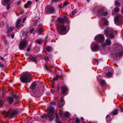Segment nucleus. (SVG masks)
<instances>
[{"instance_id": "obj_46", "label": "nucleus", "mask_w": 123, "mask_h": 123, "mask_svg": "<svg viewBox=\"0 0 123 123\" xmlns=\"http://www.w3.org/2000/svg\"><path fill=\"white\" fill-rule=\"evenodd\" d=\"M34 31V29H32L30 31V32L31 33H33V32Z\"/></svg>"}, {"instance_id": "obj_38", "label": "nucleus", "mask_w": 123, "mask_h": 123, "mask_svg": "<svg viewBox=\"0 0 123 123\" xmlns=\"http://www.w3.org/2000/svg\"><path fill=\"white\" fill-rule=\"evenodd\" d=\"M44 68L45 69H46L48 71H50L49 68H47L46 65H45L44 67Z\"/></svg>"}, {"instance_id": "obj_14", "label": "nucleus", "mask_w": 123, "mask_h": 123, "mask_svg": "<svg viewBox=\"0 0 123 123\" xmlns=\"http://www.w3.org/2000/svg\"><path fill=\"white\" fill-rule=\"evenodd\" d=\"M102 77L101 75H98L97 77V78L98 80L101 84V85L102 86H103L105 85L106 83L105 80H103L102 79Z\"/></svg>"}, {"instance_id": "obj_34", "label": "nucleus", "mask_w": 123, "mask_h": 123, "mask_svg": "<svg viewBox=\"0 0 123 123\" xmlns=\"http://www.w3.org/2000/svg\"><path fill=\"white\" fill-rule=\"evenodd\" d=\"M77 9H75L72 12V15H75V13L77 12Z\"/></svg>"}, {"instance_id": "obj_35", "label": "nucleus", "mask_w": 123, "mask_h": 123, "mask_svg": "<svg viewBox=\"0 0 123 123\" xmlns=\"http://www.w3.org/2000/svg\"><path fill=\"white\" fill-rule=\"evenodd\" d=\"M75 123H79V122L80 120L78 118L76 117L75 119Z\"/></svg>"}, {"instance_id": "obj_58", "label": "nucleus", "mask_w": 123, "mask_h": 123, "mask_svg": "<svg viewBox=\"0 0 123 123\" xmlns=\"http://www.w3.org/2000/svg\"><path fill=\"white\" fill-rule=\"evenodd\" d=\"M120 110L121 111V112H123V109L122 108H120Z\"/></svg>"}, {"instance_id": "obj_12", "label": "nucleus", "mask_w": 123, "mask_h": 123, "mask_svg": "<svg viewBox=\"0 0 123 123\" xmlns=\"http://www.w3.org/2000/svg\"><path fill=\"white\" fill-rule=\"evenodd\" d=\"M108 21L106 19H101L100 21L99 24L100 26L103 29L102 26H105L108 25Z\"/></svg>"}, {"instance_id": "obj_62", "label": "nucleus", "mask_w": 123, "mask_h": 123, "mask_svg": "<svg viewBox=\"0 0 123 123\" xmlns=\"http://www.w3.org/2000/svg\"><path fill=\"white\" fill-rule=\"evenodd\" d=\"M122 36L123 38V32L122 33Z\"/></svg>"}, {"instance_id": "obj_3", "label": "nucleus", "mask_w": 123, "mask_h": 123, "mask_svg": "<svg viewBox=\"0 0 123 123\" xmlns=\"http://www.w3.org/2000/svg\"><path fill=\"white\" fill-rule=\"evenodd\" d=\"M117 32L115 31L111 28H107L105 31V34L106 37L111 38H113L114 37V35L117 34Z\"/></svg>"}, {"instance_id": "obj_54", "label": "nucleus", "mask_w": 123, "mask_h": 123, "mask_svg": "<svg viewBox=\"0 0 123 123\" xmlns=\"http://www.w3.org/2000/svg\"><path fill=\"white\" fill-rule=\"evenodd\" d=\"M0 59L2 60H3L4 59V58L3 57H2L1 56H0Z\"/></svg>"}, {"instance_id": "obj_28", "label": "nucleus", "mask_w": 123, "mask_h": 123, "mask_svg": "<svg viewBox=\"0 0 123 123\" xmlns=\"http://www.w3.org/2000/svg\"><path fill=\"white\" fill-rule=\"evenodd\" d=\"M37 31L38 33L41 34L43 32V30L41 28H39L38 29Z\"/></svg>"}, {"instance_id": "obj_55", "label": "nucleus", "mask_w": 123, "mask_h": 123, "mask_svg": "<svg viewBox=\"0 0 123 123\" xmlns=\"http://www.w3.org/2000/svg\"><path fill=\"white\" fill-rule=\"evenodd\" d=\"M30 48H28L26 50L28 52H29L30 51Z\"/></svg>"}, {"instance_id": "obj_20", "label": "nucleus", "mask_w": 123, "mask_h": 123, "mask_svg": "<svg viewBox=\"0 0 123 123\" xmlns=\"http://www.w3.org/2000/svg\"><path fill=\"white\" fill-rule=\"evenodd\" d=\"M10 0H2L1 3L3 5H10L11 4L10 3Z\"/></svg>"}, {"instance_id": "obj_43", "label": "nucleus", "mask_w": 123, "mask_h": 123, "mask_svg": "<svg viewBox=\"0 0 123 123\" xmlns=\"http://www.w3.org/2000/svg\"><path fill=\"white\" fill-rule=\"evenodd\" d=\"M22 2V1L21 0H19V1H18V2L17 3H16V4L17 5H18L20 4Z\"/></svg>"}, {"instance_id": "obj_50", "label": "nucleus", "mask_w": 123, "mask_h": 123, "mask_svg": "<svg viewBox=\"0 0 123 123\" xmlns=\"http://www.w3.org/2000/svg\"><path fill=\"white\" fill-rule=\"evenodd\" d=\"M38 23V22H37L35 23L34 24V26H37V24Z\"/></svg>"}, {"instance_id": "obj_26", "label": "nucleus", "mask_w": 123, "mask_h": 123, "mask_svg": "<svg viewBox=\"0 0 123 123\" xmlns=\"http://www.w3.org/2000/svg\"><path fill=\"white\" fill-rule=\"evenodd\" d=\"M46 49L48 52H50L53 50L51 46H48L46 47Z\"/></svg>"}, {"instance_id": "obj_16", "label": "nucleus", "mask_w": 123, "mask_h": 123, "mask_svg": "<svg viewBox=\"0 0 123 123\" xmlns=\"http://www.w3.org/2000/svg\"><path fill=\"white\" fill-rule=\"evenodd\" d=\"M106 68L108 72L106 73V76L108 77L112 75L113 70L112 68L109 67H107Z\"/></svg>"}, {"instance_id": "obj_44", "label": "nucleus", "mask_w": 123, "mask_h": 123, "mask_svg": "<svg viewBox=\"0 0 123 123\" xmlns=\"http://www.w3.org/2000/svg\"><path fill=\"white\" fill-rule=\"evenodd\" d=\"M27 4L29 5H30L31 4V1H29L27 2Z\"/></svg>"}, {"instance_id": "obj_9", "label": "nucleus", "mask_w": 123, "mask_h": 123, "mask_svg": "<svg viewBox=\"0 0 123 123\" xmlns=\"http://www.w3.org/2000/svg\"><path fill=\"white\" fill-rule=\"evenodd\" d=\"M36 85V84L35 82H34L31 84V86L30 88V89L31 90V91L35 95H37L40 94L42 93L43 91H42L41 92V91L40 92L39 90H36L35 89V91H34V89L35 88Z\"/></svg>"}, {"instance_id": "obj_47", "label": "nucleus", "mask_w": 123, "mask_h": 123, "mask_svg": "<svg viewBox=\"0 0 123 123\" xmlns=\"http://www.w3.org/2000/svg\"><path fill=\"white\" fill-rule=\"evenodd\" d=\"M4 66V65L1 64V63L0 62V67L1 68H2Z\"/></svg>"}, {"instance_id": "obj_48", "label": "nucleus", "mask_w": 123, "mask_h": 123, "mask_svg": "<svg viewBox=\"0 0 123 123\" xmlns=\"http://www.w3.org/2000/svg\"><path fill=\"white\" fill-rule=\"evenodd\" d=\"M24 7L25 8H26L28 7V5L27 4H25L24 5Z\"/></svg>"}, {"instance_id": "obj_31", "label": "nucleus", "mask_w": 123, "mask_h": 123, "mask_svg": "<svg viewBox=\"0 0 123 123\" xmlns=\"http://www.w3.org/2000/svg\"><path fill=\"white\" fill-rule=\"evenodd\" d=\"M38 44H40L43 42V40L41 39H37L36 40Z\"/></svg>"}, {"instance_id": "obj_17", "label": "nucleus", "mask_w": 123, "mask_h": 123, "mask_svg": "<svg viewBox=\"0 0 123 123\" xmlns=\"http://www.w3.org/2000/svg\"><path fill=\"white\" fill-rule=\"evenodd\" d=\"M111 41L109 39H106L105 40V42L102 44L101 46L102 47H104L106 45H110L111 44Z\"/></svg>"}, {"instance_id": "obj_57", "label": "nucleus", "mask_w": 123, "mask_h": 123, "mask_svg": "<svg viewBox=\"0 0 123 123\" xmlns=\"http://www.w3.org/2000/svg\"><path fill=\"white\" fill-rule=\"evenodd\" d=\"M121 12L123 14V7L121 10Z\"/></svg>"}, {"instance_id": "obj_1", "label": "nucleus", "mask_w": 123, "mask_h": 123, "mask_svg": "<svg viewBox=\"0 0 123 123\" xmlns=\"http://www.w3.org/2000/svg\"><path fill=\"white\" fill-rule=\"evenodd\" d=\"M113 54L112 55L114 59H118V58L122 56L123 55L122 46L118 43L114 44L113 47Z\"/></svg>"}, {"instance_id": "obj_27", "label": "nucleus", "mask_w": 123, "mask_h": 123, "mask_svg": "<svg viewBox=\"0 0 123 123\" xmlns=\"http://www.w3.org/2000/svg\"><path fill=\"white\" fill-rule=\"evenodd\" d=\"M49 12L51 13H54L55 12V9L54 8L52 7H51L49 8Z\"/></svg>"}, {"instance_id": "obj_52", "label": "nucleus", "mask_w": 123, "mask_h": 123, "mask_svg": "<svg viewBox=\"0 0 123 123\" xmlns=\"http://www.w3.org/2000/svg\"><path fill=\"white\" fill-rule=\"evenodd\" d=\"M25 55L26 56H30V55L27 53H26L25 54Z\"/></svg>"}, {"instance_id": "obj_60", "label": "nucleus", "mask_w": 123, "mask_h": 123, "mask_svg": "<svg viewBox=\"0 0 123 123\" xmlns=\"http://www.w3.org/2000/svg\"><path fill=\"white\" fill-rule=\"evenodd\" d=\"M23 13H24V11H22L20 13H21V14H22Z\"/></svg>"}, {"instance_id": "obj_33", "label": "nucleus", "mask_w": 123, "mask_h": 123, "mask_svg": "<svg viewBox=\"0 0 123 123\" xmlns=\"http://www.w3.org/2000/svg\"><path fill=\"white\" fill-rule=\"evenodd\" d=\"M119 9L118 7H116L114 9L115 12L117 13L119 11Z\"/></svg>"}, {"instance_id": "obj_51", "label": "nucleus", "mask_w": 123, "mask_h": 123, "mask_svg": "<svg viewBox=\"0 0 123 123\" xmlns=\"http://www.w3.org/2000/svg\"><path fill=\"white\" fill-rule=\"evenodd\" d=\"M11 37L12 38H14V34H12V35H11Z\"/></svg>"}, {"instance_id": "obj_24", "label": "nucleus", "mask_w": 123, "mask_h": 123, "mask_svg": "<svg viewBox=\"0 0 123 123\" xmlns=\"http://www.w3.org/2000/svg\"><path fill=\"white\" fill-rule=\"evenodd\" d=\"M29 58L32 62H35L36 61V57L30 55L29 56Z\"/></svg>"}, {"instance_id": "obj_49", "label": "nucleus", "mask_w": 123, "mask_h": 123, "mask_svg": "<svg viewBox=\"0 0 123 123\" xmlns=\"http://www.w3.org/2000/svg\"><path fill=\"white\" fill-rule=\"evenodd\" d=\"M26 17H24L23 19V22H24V21L26 20Z\"/></svg>"}, {"instance_id": "obj_61", "label": "nucleus", "mask_w": 123, "mask_h": 123, "mask_svg": "<svg viewBox=\"0 0 123 123\" xmlns=\"http://www.w3.org/2000/svg\"><path fill=\"white\" fill-rule=\"evenodd\" d=\"M115 67V68H117V65H115V66H114Z\"/></svg>"}, {"instance_id": "obj_41", "label": "nucleus", "mask_w": 123, "mask_h": 123, "mask_svg": "<svg viewBox=\"0 0 123 123\" xmlns=\"http://www.w3.org/2000/svg\"><path fill=\"white\" fill-rule=\"evenodd\" d=\"M68 4V2H64V3L63 6H67Z\"/></svg>"}, {"instance_id": "obj_7", "label": "nucleus", "mask_w": 123, "mask_h": 123, "mask_svg": "<svg viewBox=\"0 0 123 123\" xmlns=\"http://www.w3.org/2000/svg\"><path fill=\"white\" fill-rule=\"evenodd\" d=\"M17 111L16 110H10L9 112L3 111L2 112V114L6 117H9L11 118H13L14 116L17 114Z\"/></svg>"}, {"instance_id": "obj_53", "label": "nucleus", "mask_w": 123, "mask_h": 123, "mask_svg": "<svg viewBox=\"0 0 123 123\" xmlns=\"http://www.w3.org/2000/svg\"><path fill=\"white\" fill-rule=\"evenodd\" d=\"M7 6L6 8L7 10H8L10 8V7L9 6L10 5H7Z\"/></svg>"}, {"instance_id": "obj_4", "label": "nucleus", "mask_w": 123, "mask_h": 123, "mask_svg": "<svg viewBox=\"0 0 123 123\" xmlns=\"http://www.w3.org/2000/svg\"><path fill=\"white\" fill-rule=\"evenodd\" d=\"M105 9V8L101 6H100L98 7V9L97 11V15L98 17H100L102 15L106 16L109 14V13L108 12H104Z\"/></svg>"}, {"instance_id": "obj_40", "label": "nucleus", "mask_w": 123, "mask_h": 123, "mask_svg": "<svg viewBox=\"0 0 123 123\" xmlns=\"http://www.w3.org/2000/svg\"><path fill=\"white\" fill-rule=\"evenodd\" d=\"M109 117V115H108L106 117V120L107 122L108 121H110L111 119H109V120H108V118Z\"/></svg>"}, {"instance_id": "obj_29", "label": "nucleus", "mask_w": 123, "mask_h": 123, "mask_svg": "<svg viewBox=\"0 0 123 123\" xmlns=\"http://www.w3.org/2000/svg\"><path fill=\"white\" fill-rule=\"evenodd\" d=\"M118 110L117 109H116L112 112V114L113 115H117L118 114Z\"/></svg>"}, {"instance_id": "obj_15", "label": "nucleus", "mask_w": 123, "mask_h": 123, "mask_svg": "<svg viewBox=\"0 0 123 123\" xmlns=\"http://www.w3.org/2000/svg\"><path fill=\"white\" fill-rule=\"evenodd\" d=\"M57 20L59 23L62 24L64 22H68V18L65 16L63 18L61 17L58 18L57 19Z\"/></svg>"}, {"instance_id": "obj_32", "label": "nucleus", "mask_w": 123, "mask_h": 123, "mask_svg": "<svg viewBox=\"0 0 123 123\" xmlns=\"http://www.w3.org/2000/svg\"><path fill=\"white\" fill-rule=\"evenodd\" d=\"M115 5L117 6H119L120 5V3L119 2V0H116L115 1Z\"/></svg>"}, {"instance_id": "obj_25", "label": "nucleus", "mask_w": 123, "mask_h": 123, "mask_svg": "<svg viewBox=\"0 0 123 123\" xmlns=\"http://www.w3.org/2000/svg\"><path fill=\"white\" fill-rule=\"evenodd\" d=\"M55 121L56 123H61V121L58 118V114L57 113H56V119Z\"/></svg>"}, {"instance_id": "obj_19", "label": "nucleus", "mask_w": 123, "mask_h": 123, "mask_svg": "<svg viewBox=\"0 0 123 123\" xmlns=\"http://www.w3.org/2000/svg\"><path fill=\"white\" fill-rule=\"evenodd\" d=\"M62 89V93L63 94H67L68 93V87L65 86H63L61 87Z\"/></svg>"}, {"instance_id": "obj_5", "label": "nucleus", "mask_w": 123, "mask_h": 123, "mask_svg": "<svg viewBox=\"0 0 123 123\" xmlns=\"http://www.w3.org/2000/svg\"><path fill=\"white\" fill-rule=\"evenodd\" d=\"M114 21L117 25H122L123 24V16L121 14L117 15L115 18Z\"/></svg>"}, {"instance_id": "obj_45", "label": "nucleus", "mask_w": 123, "mask_h": 123, "mask_svg": "<svg viewBox=\"0 0 123 123\" xmlns=\"http://www.w3.org/2000/svg\"><path fill=\"white\" fill-rule=\"evenodd\" d=\"M1 25H2V27H3L4 26V22L3 21H1Z\"/></svg>"}, {"instance_id": "obj_13", "label": "nucleus", "mask_w": 123, "mask_h": 123, "mask_svg": "<svg viewBox=\"0 0 123 123\" xmlns=\"http://www.w3.org/2000/svg\"><path fill=\"white\" fill-rule=\"evenodd\" d=\"M27 43V42L23 40L20 42L19 45V49H20L23 50L24 49Z\"/></svg>"}, {"instance_id": "obj_11", "label": "nucleus", "mask_w": 123, "mask_h": 123, "mask_svg": "<svg viewBox=\"0 0 123 123\" xmlns=\"http://www.w3.org/2000/svg\"><path fill=\"white\" fill-rule=\"evenodd\" d=\"M95 38L96 41L101 43L103 42L105 40V37L102 34H98L97 35Z\"/></svg>"}, {"instance_id": "obj_37", "label": "nucleus", "mask_w": 123, "mask_h": 123, "mask_svg": "<svg viewBox=\"0 0 123 123\" xmlns=\"http://www.w3.org/2000/svg\"><path fill=\"white\" fill-rule=\"evenodd\" d=\"M3 102V100L1 99H0V107L2 106Z\"/></svg>"}, {"instance_id": "obj_59", "label": "nucleus", "mask_w": 123, "mask_h": 123, "mask_svg": "<svg viewBox=\"0 0 123 123\" xmlns=\"http://www.w3.org/2000/svg\"><path fill=\"white\" fill-rule=\"evenodd\" d=\"M80 119L81 120H84V118L83 117H81L80 118Z\"/></svg>"}, {"instance_id": "obj_8", "label": "nucleus", "mask_w": 123, "mask_h": 123, "mask_svg": "<svg viewBox=\"0 0 123 123\" xmlns=\"http://www.w3.org/2000/svg\"><path fill=\"white\" fill-rule=\"evenodd\" d=\"M67 27L64 25H62L59 28H57V31L58 33L60 35H63L66 34L68 31H67Z\"/></svg>"}, {"instance_id": "obj_39", "label": "nucleus", "mask_w": 123, "mask_h": 123, "mask_svg": "<svg viewBox=\"0 0 123 123\" xmlns=\"http://www.w3.org/2000/svg\"><path fill=\"white\" fill-rule=\"evenodd\" d=\"M44 59L45 61H47L48 59V57L47 56H45L44 57Z\"/></svg>"}, {"instance_id": "obj_21", "label": "nucleus", "mask_w": 123, "mask_h": 123, "mask_svg": "<svg viewBox=\"0 0 123 123\" xmlns=\"http://www.w3.org/2000/svg\"><path fill=\"white\" fill-rule=\"evenodd\" d=\"M63 101V98H61L58 103V105L60 107H62L63 105V104L62 103Z\"/></svg>"}, {"instance_id": "obj_64", "label": "nucleus", "mask_w": 123, "mask_h": 123, "mask_svg": "<svg viewBox=\"0 0 123 123\" xmlns=\"http://www.w3.org/2000/svg\"><path fill=\"white\" fill-rule=\"evenodd\" d=\"M35 1L36 2H37L38 0H35Z\"/></svg>"}, {"instance_id": "obj_63", "label": "nucleus", "mask_w": 123, "mask_h": 123, "mask_svg": "<svg viewBox=\"0 0 123 123\" xmlns=\"http://www.w3.org/2000/svg\"><path fill=\"white\" fill-rule=\"evenodd\" d=\"M86 0L88 2H89L90 0Z\"/></svg>"}, {"instance_id": "obj_6", "label": "nucleus", "mask_w": 123, "mask_h": 123, "mask_svg": "<svg viewBox=\"0 0 123 123\" xmlns=\"http://www.w3.org/2000/svg\"><path fill=\"white\" fill-rule=\"evenodd\" d=\"M48 112L47 116L49 118V120H52L53 119V115L55 111L54 108L51 106H49L47 108Z\"/></svg>"}, {"instance_id": "obj_56", "label": "nucleus", "mask_w": 123, "mask_h": 123, "mask_svg": "<svg viewBox=\"0 0 123 123\" xmlns=\"http://www.w3.org/2000/svg\"><path fill=\"white\" fill-rule=\"evenodd\" d=\"M60 0H52V1H60Z\"/></svg>"}, {"instance_id": "obj_36", "label": "nucleus", "mask_w": 123, "mask_h": 123, "mask_svg": "<svg viewBox=\"0 0 123 123\" xmlns=\"http://www.w3.org/2000/svg\"><path fill=\"white\" fill-rule=\"evenodd\" d=\"M50 105H55L56 103L55 102L52 101L50 103Z\"/></svg>"}, {"instance_id": "obj_18", "label": "nucleus", "mask_w": 123, "mask_h": 123, "mask_svg": "<svg viewBox=\"0 0 123 123\" xmlns=\"http://www.w3.org/2000/svg\"><path fill=\"white\" fill-rule=\"evenodd\" d=\"M69 115V113L68 112H66L64 113H62L61 116L64 120H65L66 118L68 117Z\"/></svg>"}, {"instance_id": "obj_30", "label": "nucleus", "mask_w": 123, "mask_h": 123, "mask_svg": "<svg viewBox=\"0 0 123 123\" xmlns=\"http://www.w3.org/2000/svg\"><path fill=\"white\" fill-rule=\"evenodd\" d=\"M14 29V27H11L7 29V31L9 32H11Z\"/></svg>"}, {"instance_id": "obj_23", "label": "nucleus", "mask_w": 123, "mask_h": 123, "mask_svg": "<svg viewBox=\"0 0 123 123\" xmlns=\"http://www.w3.org/2000/svg\"><path fill=\"white\" fill-rule=\"evenodd\" d=\"M21 21V18H20V17L18 18V20L16 24V27L17 28H18L19 27V25Z\"/></svg>"}, {"instance_id": "obj_10", "label": "nucleus", "mask_w": 123, "mask_h": 123, "mask_svg": "<svg viewBox=\"0 0 123 123\" xmlns=\"http://www.w3.org/2000/svg\"><path fill=\"white\" fill-rule=\"evenodd\" d=\"M98 43L96 42L92 43L91 46V48L92 51L93 52L97 51L99 49Z\"/></svg>"}, {"instance_id": "obj_22", "label": "nucleus", "mask_w": 123, "mask_h": 123, "mask_svg": "<svg viewBox=\"0 0 123 123\" xmlns=\"http://www.w3.org/2000/svg\"><path fill=\"white\" fill-rule=\"evenodd\" d=\"M7 101L10 104H12L13 101V98L11 97H9L7 98Z\"/></svg>"}, {"instance_id": "obj_42", "label": "nucleus", "mask_w": 123, "mask_h": 123, "mask_svg": "<svg viewBox=\"0 0 123 123\" xmlns=\"http://www.w3.org/2000/svg\"><path fill=\"white\" fill-rule=\"evenodd\" d=\"M58 78V76H57L56 78H53V80L54 81L57 80Z\"/></svg>"}, {"instance_id": "obj_2", "label": "nucleus", "mask_w": 123, "mask_h": 123, "mask_svg": "<svg viewBox=\"0 0 123 123\" xmlns=\"http://www.w3.org/2000/svg\"><path fill=\"white\" fill-rule=\"evenodd\" d=\"M32 75L28 72H25L23 73L20 77V80L24 83H28L31 81Z\"/></svg>"}]
</instances>
